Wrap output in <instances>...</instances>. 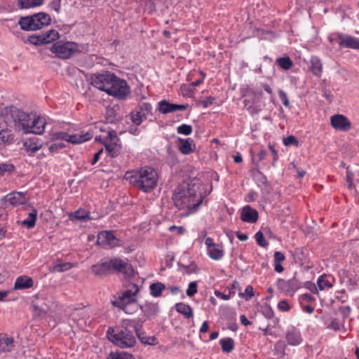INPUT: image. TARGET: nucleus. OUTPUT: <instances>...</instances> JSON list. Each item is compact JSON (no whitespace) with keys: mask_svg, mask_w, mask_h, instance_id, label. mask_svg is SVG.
I'll use <instances>...</instances> for the list:
<instances>
[{"mask_svg":"<svg viewBox=\"0 0 359 359\" xmlns=\"http://www.w3.org/2000/svg\"><path fill=\"white\" fill-rule=\"evenodd\" d=\"M203 188L201 184H182L175 190L172 199L179 209H187L195 212L203 203L205 196L203 195Z\"/></svg>","mask_w":359,"mask_h":359,"instance_id":"f257e3e1","label":"nucleus"},{"mask_svg":"<svg viewBox=\"0 0 359 359\" xmlns=\"http://www.w3.org/2000/svg\"><path fill=\"white\" fill-rule=\"evenodd\" d=\"M124 178L139 190L149 193L157 187L159 176L154 168L147 165L126 171Z\"/></svg>","mask_w":359,"mask_h":359,"instance_id":"f03ea898","label":"nucleus"},{"mask_svg":"<svg viewBox=\"0 0 359 359\" xmlns=\"http://www.w3.org/2000/svg\"><path fill=\"white\" fill-rule=\"evenodd\" d=\"M13 121L18 123L25 133L41 135L46 125L45 118L32 114H27L18 109L11 110Z\"/></svg>","mask_w":359,"mask_h":359,"instance_id":"7ed1b4c3","label":"nucleus"},{"mask_svg":"<svg viewBox=\"0 0 359 359\" xmlns=\"http://www.w3.org/2000/svg\"><path fill=\"white\" fill-rule=\"evenodd\" d=\"M95 276H106L112 271L128 273L133 271L132 266L119 257L103 258L91 266Z\"/></svg>","mask_w":359,"mask_h":359,"instance_id":"20e7f679","label":"nucleus"},{"mask_svg":"<svg viewBox=\"0 0 359 359\" xmlns=\"http://www.w3.org/2000/svg\"><path fill=\"white\" fill-rule=\"evenodd\" d=\"M106 127V125L102 123L95 126V129L106 133V135L96 136L95 140L103 142L108 155L115 158L121 154L122 146L115 132L107 130Z\"/></svg>","mask_w":359,"mask_h":359,"instance_id":"39448f33","label":"nucleus"},{"mask_svg":"<svg viewBox=\"0 0 359 359\" xmlns=\"http://www.w3.org/2000/svg\"><path fill=\"white\" fill-rule=\"evenodd\" d=\"M107 335L110 341L121 348L133 347L136 344L134 334L123 328L109 327Z\"/></svg>","mask_w":359,"mask_h":359,"instance_id":"423d86ee","label":"nucleus"},{"mask_svg":"<svg viewBox=\"0 0 359 359\" xmlns=\"http://www.w3.org/2000/svg\"><path fill=\"white\" fill-rule=\"evenodd\" d=\"M51 18L47 13L40 12L32 15L21 17L18 20L20 28L25 31H34L50 23Z\"/></svg>","mask_w":359,"mask_h":359,"instance_id":"0eeeda50","label":"nucleus"},{"mask_svg":"<svg viewBox=\"0 0 359 359\" xmlns=\"http://www.w3.org/2000/svg\"><path fill=\"white\" fill-rule=\"evenodd\" d=\"M50 50L60 59H68L78 52L79 48L76 43L59 41L52 44Z\"/></svg>","mask_w":359,"mask_h":359,"instance_id":"6e6552de","label":"nucleus"},{"mask_svg":"<svg viewBox=\"0 0 359 359\" xmlns=\"http://www.w3.org/2000/svg\"><path fill=\"white\" fill-rule=\"evenodd\" d=\"M93 136V134L90 131L86 133H81L80 134L69 135L66 132H57L51 134V140L53 141L57 140H65L67 142L77 144H82L88 140H90Z\"/></svg>","mask_w":359,"mask_h":359,"instance_id":"1a4fd4ad","label":"nucleus"},{"mask_svg":"<svg viewBox=\"0 0 359 359\" xmlns=\"http://www.w3.org/2000/svg\"><path fill=\"white\" fill-rule=\"evenodd\" d=\"M130 93V89L127 82L115 75L112 79L107 94L118 99L123 100Z\"/></svg>","mask_w":359,"mask_h":359,"instance_id":"9d476101","label":"nucleus"},{"mask_svg":"<svg viewBox=\"0 0 359 359\" xmlns=\"http://www.w3.org/2000/svg\"><path fill=\"white\" fill-rule=\"evenodd\" d=\"M115 74L106 71L100 74H94L91 76V84L97 89L108 93L112 79Z\"/></svg>","mask_w":359,"mask_h":359,"instance_id":"9b49d317","label":"nucleus"},{"mask_svg":"<svg viewBox=\"0 0 359 359\" xmlns=\"http://www.w3.org/2000/svg\"><path fill=\"white\" fill-rule=\"evenodd\" d=\"M139 289L137 285L131 283L128 286V289L124 291L122 296L114 302V304L118 307L122 308L123 311L129 314L126 311V306L135 301V296L138 292Z\"/></svg>","mask_w":359,"mask_h":359,"instance_id":"f8f14e48","label":"nucleus"},{"mask_svg":"<svg viewBox=\"0 0 359 359\" xmlns=\"http://www.w3.org/2000/svg\"><path fill=\"white\" fill-rule=\"evenodd\" d=\"M152 106L149 103H142L131 114V121L136 125L140 126L145 120L149 114H151Z\"/></svg>","mask_w":359,"mask_h":359,"instance_id":"ddd939ff","label":"nucleus"},{"mask_svg":"<svg viewBox=\"0 0 359 359\" xmlns=\"http://www.w3.org/2000/svg\"><path fill=\"white\" fill-rule=\"evenodd\" d=\"M208 256L214 260H219L224 256V248L221 244L215 243L210 237L205 239Z\"/></svg>","mask_w":359,"mask_h":359,"instance_id":"4468645a","label":"nucleus"},{"mask_svg":"<svg viewBox=\"0 0 359 359\" xmlns=\"http://www.w3.org/2000/svg\"><path fill=\"white\" fill-rule=\"evenodd\" d=\"M331 126L339 131H348L352 126L350 120L343 114H334L330 117Z\"/></svg>","mask_w":359,"mask_h":359,"instance_id":"2eb2a0df","label":"nucleus"},{"mask_svg":"<svg viewBox=\"0 0 359 359\" xmlns=\"http://www.w3.org/2000/svg\"><path fill=\"white\" fill-rule=\"evenodd\" d=\"M97 243L100 245L115 247L119 245V240L111 231H102L98 233Z\"/></svg>","mask_w":359,"mask_h":359,"instance_id":"dca6fc26","label":"nucleus"},{"mask_svg":"<svg viewBox=\"0 0 359 359\" xmlns=\"http://www.w3.org/2000/svg\"><path fill=\"white\" fill-rule=\"evenodd\" d=\"M339 45L342 48L359 50V39L350 36L339 34L338 36Z\"/></svg>","mask_w":359,"mask_h":359,"instance_id":"f3484780","label":"nucleus"},{"mask_svg":"<svg viewBox=\"0 0 359 359\" xmlns=\"http://www.w3.org/2000/svg\"><path fill=\"white\" fill-rule=\"evenodd\" d=\"M187 107L188 105L170 103L165 100L158 102V111L163 114L185 110Z\"/></svg>","mask_w":359,"mask_h":359,"instance_id":"a211bd4d","label":"nucleus"},{"mask_svg":"<svg viewBox=\"0 0 359 359\" xmlns=\"http://www.w3.org/2000/svg\"><path fill=\"white\" fill-rule=\"evenodd\" d=\"M143 321L141 320H128L125 319L122 321V324L119 328H123L127 331H130L133 334L136 333V335H139L142 330Z\"/></svg>","mask_w":359,"mask_h":359,"instance_id":"6ab92c4d","label":"nucleus"},{"mask_svg":"<svg viewBox=\"0 0 359 359\" xmlns=\"http://www.w3.org/2000/svg\"><path fill=\"white\" fill-rule=\"evenodd\" d=\"M323 320L325 326L328 329L334 331H339L341 328H344V318H333L332 316H323Z\"/></svg>","mask_w":359,"mask_h":359,"instance_id":"aec40b11","label":"nucleus"},{"mask_svg":"<svg viewBox=\"0 0 359 359\" xmlns=\"http://www.w3.org/2000/svg\"><path fill=\"white\" fill-rule=\"evenodd\" d=\"M6 200L13 206H18L25 204L27 202V198L24 192L13 191L6 195Z\"/></svg>","mask_w":359,"mask_h":359,"instance_id":"412c9836","label":"nucleus"},{"mask_svg":"<svg viewBox=\"0 0 359 359\" xmlns=\"http://www.w3.org/2000/svg\"><path fill=\"white\" fill-rule=\"evenodd\" d=\"M258 217V212L250 205L245 206L242 210L241 218L243 222L255 223L257 221Z\"/></svg>","mask_w":359,"mask_h":359,"instance_id":"4be33fe9","label":"nucleus"},{"mask_svg":"<svg viewBox=\"0 0 359 359\" xmlns=\"http://www.w3.org/2000/svg\"><path fill=\"white\" fill-rule=\"evenodd\" d=\"M285 339L287 344L291 346H298L303 340L300 332L294 327L287 331Z\"/></svg>","mask_w":359,"mask_h":359,"instance_id":"5701e85b","label":"nucleus"},{"mask_svg":"<svg viewBox=\"0 0 359 359\" xmlns=\"http://www.w3.org/2000/svg\"><path fill=\"white\" fill-rule=\"evenodd\" d=\"M335 283V278L331 275L323 274L317 280V285L319 290H329Z\"/></svg>","mask_w":359,"mask_h":359,"instance_id":"b1692460","label":"nucleus"},{"mask_svg":"<svg viewBox=\"0 0 359 359\" xmlns=\"http://www.w3.org/2000/svg\"><path fill=\"white\" fill-rule=\"evenodd\" d=\"M34 281L31 277L27 276H20L15 280L14 284L15 290H25L32 287Z\"/></svg>","mask_w":359,"mask_h":359,"instance_id":"393cba45","label":"nucleus"},{"mask_svg":"<svg viewBox=\"0 0 359 359\" xmlns=\"http://www.w3.org/2000/svg\"><path fill=\"white\" fill-rule=\"evenodd\" d=\"M13 338L6 334L0 333V352H10L14 345Z\"/></svg>","mask_w":359,"mask_h":359,"instance_id":"a878e982","label":"nucleus"},{"mask_svg":"<svg viewBox=\"0 0 359 359\" xmlns=\"http://www.w3.org/2000/svg\"><path fill=\"white\" fill-rule=\"evenodd\" d=\"M194 141L191 138L179 139L178 149L180 151L185 155L189 154L193 151Z\"/></svg>","mask_w":359,"mask_h":359,"instance_id":"bb28decb","label":"nucleus"},{"mask_svg":"<svg viewBox=\"0 0 359 359\" xmlns=\"http://www.w3.org/2000/svg\"><path fill=\"white\" fill-rule=\"evenodd\" d=\"M27 151L34 153L42 147V142L36 137L29 138L24 143Z\"/></svg>","mask_w":359,"mask_h":359,"instance_id":"cd10ccee","label":"nucleus"},{"mask_svg":"<svg viewBox=\"0 0 359 359\" xmlns=\"http://www.w3.org/2000/svg\"><path fill=\"white\" fill-rule=\"evenodd\" d=\"M69 218L71 221H88L90 219V212L81 208L70 212Z\"/></svg>","mask_w":359,"mask_h":359,"instance_id":"c85d7f7f","label":"nucleus"},{"mask_svg":"<svg viewBox=\"0 0 359 359\" xmlns=\"http://www.w3.org/2000/svg\"><path fill=\"white\" fill-rule=\"evenodd\" d=\"M311 67L310 69L312 73L320 77L323 72V65L321 60L318 57H312L311 58Z\"/></svg>","mask_w":359,"mask_h":359,"instance_id":"c756f323","label":"nucleus"},{"mask_svg":"<svg viewBox=\"0 0 359 359\" xmlns=\"http://www.w3.org/2000/svg\"><path fill=\"white\" fill-rule=\"evenodd\" d=\"M273 257L274 270L277 273H282L284 271V268L282 266L281 263L285 259L284 254L281 252L276 251L274 253Z\"/></svg>","mask_w":359,"mask_h":359,"instance_id":"7c9ffc66","label":"nucleus"},{"mask_svg":"<svg viewBox=\"0 0 359 359\" xmlns=\"http://www.w3.org/2000/svg\"><path fill=\"white\" fill-rule=\"evenodd\" d=\"M219 344L222 351L226 353L231 352L235 348L234 340L231 337L222 338Z\"/></svg>","mask_w":359,"mask_h":359,"instance_id":"2f4dec72","label":"nucleus"},{"mask_svg":"<svg viewBox=\"0 0 359 359\" xmlns=\"http://www.w3.org/2000/svg\"><path fill=\"white\" fill-rule=\"evenodd\" d=\"M21 9L35 8L43 4L44 0H18Z\"/></svg>","mask_w":359,"mask_h":359,"instance_id":"473e14b6","label":"nucleus"},{"mask_svg":"<svg viewBox=\"0 0 359 359\" xmlns=\"http://www.w3.org/2000/svg\"><path fill=\"white\" fill-rule=\"evenodd\" d=\"M41 43L43 44L50 43L52 41H56L59 39V33L55 29H51L44 34L41 35Z\"/></svg>","mask_w":359,"mask_h":359,"instance_id":"72a5a7b5","label":"nucleus"},{"mask_svg":"<svg viewBox=\"0 0 359 359\" xmlns=\"http://www.w3.org/2000/svg\"><path fill=\"white\" fill-rule=\"evenodd\" d=\"M36 217L37 211L33 209L32 211L28 214L27 217L22 222V224L25 226L27 229H32L36 224Z\"/></svg>","mask_w":359,"mask_h":359,"instance_id":"f704fd0d","label":"nucleus"},{"mask_svg":"<svg viewBox=\"0 0 359 359\" xmlns=\"http://www.w3.org/2000/svg\"><path fill=\"white\" fill-rule=\"evenodd\" d=\"M222 320L226 323V328L233 332H236L238 330V324L236 323V319L233 316H224L222 318Z\"/></svg>","mask_w":359,"mask_h":359,"instance_id":"c9c22d12","label":"nucleus"},{"mask_svg":"<svg viewBox=\"0 0 359 359\" xmlns=\"http://www.w3.org/2000/svg\"><path fill=\"white\" fill-rule=\"evenodd\" d=\"M74 266L75 265L71 262L60 263L55 264L50 271L51 272H64L74 268Z\"/></svg>","mask_w":359,"mask_h":359,"instance_id":"e433bc0d","label":"nucleus"},{"mask_svg":"<svg viewBox=\"0 0 359 359\" xmlns=\"http://www.w3.org/2000/svg\"><path fill=\"white\" fill-rule=\"evenodd\" d=\"M165 287V285L160 282L152 283L149 286L150 294L155 297H160Z\"/></svg>","mask_w":359,"mask_h":359,"instance_id":"4c0bfd02","label":"nucleus"},{"mask_svg":"<svg viewBox=\"0 0 359 359\" xmlns=\"http://www.w3.org/2000/svg\"><path fill=\"white\" fill-rule=\"evenodd\" d=\"M276 63L284 70H288L293 66V62L288 56L278 58Z\"/></svg>","mask_w":359,"mask_h":359,"instance_id":"58836bf2","label":"nucleus"},{"mask_svg":"<svg viewBox=\"0 0 359 359\" xmlns=\"http://www.w3.org/2000/svg\"><path fill=\"white\" fill-rule=\"evenodd\" d=\"M140 341L144 344L147 345H155L158 343V339L156 337H146L144 336V332L142 330L141 333L137 336Z\"/></svg>","mask_w":359,"mask_h":359,"instance_id":"ea45409f","label":"nucleus"},{"mask_svg":"<svg viewBox=\"0 0 359 359\" xmlns=\"http://www.w3.org/2000/svg\"><path fill=\"white\" fill-rule=\"evenodd\" d=\"M243 104L245 108L252 116L255 114H257L261 111V109L259 106L250 104V100L248 98L244 99Z\"/></svg>","mask_w":359,"mask_h":359,"instance_id":"a19ab883","label":"nucleus"},{"mask_svg":"<svg viewBox=\"0 0 359 359\" xmlns=\"http://www.w3.org/2000/svg\"><path fill=\"white\" fill-rule=\"evenodd\" d=\"M132 355L126 352H111L107 359H131Z\"/></svg>","mask_w":359,"mask_h":359,"instance_id":"79ce46f5","label":"nucleus"},{"mask_svg":"<svg viewBox=\"0 0 359 359\" xmlns=\"http://www.w3.org/2000/svg\"><path fill=\"white\" fill-rule=\"evenodd\" d=\"M12 140L11 131L8 129L0 130V144H5Z\"/></svg>","mask_w":359,"mask_h":359,"instance_id":"37998d69","label":"nucleus"},{"mask_svg":"<svg viewBox=\"0 0 359 359\" xmlns=\"http://www.w3.org/2000/svg\"><path fill=\"white\" fill-rule=\"evenodd\" d=\"M15 170V167L11 163H1L0 164V176H4L7 174H11Z\"/></svg>","mask_w":359,"mask_h":359,"instance_id":"c03bdc74","label":"nucleus"},{"mask_svg":"<svg viewBox=\"0 0 359 359\" xmlns=\"http://www.w3.org/2000/svg\"><path fill=\"white\" fill-rule=\"evenodd\" d=\"M176 311L180 314H192V309L189 305L178 303L175 305Z\"/></svg>","mask_w":359,"mask_h":359,"instance_id":"a18cd8bd","label":"nucleus"},{"mask_svg":"<svg viewBox=\"0 0 359 359\" xmlns=\"http://www.w3.org/2000/svg\"><path fill=\"white\" fill-rule=\"evenodd\" d=\"M235 294H236L235 291H231L230 290H226L224 291V292H221L219 291L215 292V294L216 295V297H217L220 299H224V300L229 299L230 298L233 297L235 295Z\"/></svg>","mask_w":359,"mask_h":359,"instance_id":"49530a36","label":"nucleus"},{"mask_svg":"<svg viewBox=\"0 0 359 359\" xmlns=\"http://www.w3.org/2000/svg\"><path fill=\"white\" fill-rule=\"evenodd\" d=\"M266 155V150L262 149L257 154L252 156V162L256 167L259 166V163L265 158Z\"/></svg>","mask_w":359,"mask_h":359,"instance_id":"de8ad7c7","label":"nucleus"},{"mask_svg":"<svg viewBox=\"0 0 359 359\" xmlns=\"http://www.w3.org/2000/svg\"><path fill=\"white\" fill-rule=\"evenodd\" d=\"M255 238L258 243V245L261 247L265 248L268 245V242L264 238L263 233L260 231H257L255 235Z\"/></svg>","mask_w":359,"mask_h":359,"instance_id":"09e8293b","label":"nucleus"},{"mask_svg":"<svg viewBox=\"0 0 359 359\" xmlns=\"http://www.w3.org/2000/svg\"><path fill=\"white\" fill-rule=\"evenodd\" d=\"M239 295L245 300H250L254 296V289L251 285H248L243 293H239Z\"/></svg>","mask_w":359,"mask_h":359,"instance_id":"8fccbe9b","label":"nucleus"},{"mask_svg":"<svg viewBox=\"0 0 359 359\" xmlns=\"http://www.w3.org/2000/svg\"><path fill=\"white\" fill-rule=\"evenodd\" d=\"M198 291V284L196 281L191 282L186 290L188 297H193Z\"/></svg>","mask_w":359,"mask_h":359,"instance_id":"3c124183","label":"nucleus"},{"mask_svg":"<svg viewBox=\"0 0 359 359\" xmlns=\"http://www.w3.org/2000/svg\"><path fill=\"white\" fill-rule=\"evenodd\" d=\"M293 258L296 263L302 264V260L304 257V253L302 248H297L292 254Z\"/></svg>","mask_w":359,"mask_h":359,"instance_id":"603ef678","label":"nucleus"},{"mask_svg":"<svg viewBox=\"0 0 359 359\" xmlns=\"http://www.w3.org/2000/svg\"><path fill=\"white\" fill-rule=\"evenodd\" d=\"M177 133L189 135L192 133V127L190 125L182 124L177 128Z\"/></svg>","mask_w":359,"mask_h":359,"instance_id":"864d4df0","label":"nucleus"},{"mask_svg":"<svg viewBox=\"0 0 359 359\" xmlns=\"http://www.w3.org/2000/svg\"><path fill=\"white\" fill-rule=\"evenodd\" d=\"M278 96L280 100L282 101L283 105L285 107H290V104L289 102V100L287 98V95L285 92H284L283 90H279L278 91Z\"/></svg>","mask_w":359,"mask_h":359,"instance_id":"5fc2aeb1","label":"nucleus"},{"mask_svg":"<svg viewBox=\"0 0 359 359\" xmlns=\"http://www.w3.org/2000/svg\"><path fill=\"white\" fill-rule=\"evenodd\" d=\"M278 308L280 312H287L290 311V306L287 301L282 300L278 302Z\"/></svg>","mask_w":359,"mask_h":359,"instance_id":"6e6d98bb","label":"nucleus"},{"mask_svg":"<svg viewBox=\"0 0 359 359\" xmlns=\"http://www.w3.org/2000/svg\"><path fill=\"white\" fill-rule=\"evenodd\" d=\"M215 100H216L215 97L209 96V97H207L205 100H201L200 102V104L204 108H207V107H210V105H212L215 102Z\"/></svg>","mask_w":359,"mask_h":359,"instance_id":"4d7b16f0","label":"nucleus"},{"mask_svg":"<svg viewBox=\"0 0 359 359\" xmlns=\"http://www.w3.org/2000/svg\"><path fill=\"white\" fill-rule=\"evenodd\" d=\"M65 147V144L62 142H59V143H53L50 145L49 147V151L51 152V153H54V152H56L59 149H62Z\"/></svg>","mask_w":359,"mask_h":359,"instance_id":"13d9d810","label":"nucleus"},{"mask_svg":"<svg viewBox=\"0 0 359 359\" xmlns=\"http://www.w3.org/2000/svg\"><path fill=\"white\" fill-rule=\"evenodd\" d=\"M283 144L285 146H289L292 144L297 145L298 141L297 140L294 136L290 135L283 140Z\"/></svg>","mask_w":359,"mask_h":359,"instance_id":"bf43d9fd","label":"nucleus"},{"mask_svg":"<svg viewBox=\"0 0 359 359\" xmlns=\"http://www.w3.org/2000/svg\"><path fill=\"white\" fill-rule=\"evenodd\" d=\"M169 231L170 232H174L176 231L177 234L182 235L185 232V229L183 226H177L173 225L169 227Z\"/></svg>","mask_w":359,"mask_h":359,"instance_id":"052dcab7","label":"nucleus"},{"mask_svg":"<svg viewBox=\"0 0 359 359\" xmlns=\"http://www.w3.org/2000/svg\"><path fill=\"white\" fill-rule=\"evenodd\" d=\"M29 41L30 43H32L33 44H35V45L42 44L41 43V41H42L41 39V35H39V36H36V35L30 36L29 37Z\"/></svg>","mask_w":359,"mask_h":359,"instance_id":"680f3d73","label":"nucleus"},{"mask_svg":"<svg viewBox=\"0 0 359 359\" xmlns=\"http://www.w3.org/2000/svg\"><path fill=\"white\" fill-rule=\"evenodd\" d=\"M50 7L55 11L57 13L60 11V0H53L50 3Z\"/></svg>","mask_w":359,"mask_h":359,"instance_id":"e2e57ef3","label":"nucleus"},{"mask_svg":"<svg viewBox=\"0 0 359 359\" xmlns=\"http://www.w3.org/2000/svg\"><path fill=\"white\" fill-rule=\"evenodd\" d=\"M145 6L149 10V13L156 11L155 4L152 0H146Z\"/></svg>","mask_w":359,"mask_h":359,"instance_id":"0e129e2a","label":"nucleus"},{"mask_svg":"<svg viewBox=\"0 0 359 359\" xmlns=\"http://www.w3.org/2000/svg\"><path fill=\"white\" fill-rule=\"evenodd\" d=\"M200 74H201V79H198V80H196V81H193V82L191 83V85L192 86H200L201 83H203V80H204V79H205V73H203V72H200Z\"/></svg>","mask_w":359,"mask_h":359,"instance_id":"69168bd1","label":"nucleus"},{"mask_svg":"<svg viewBox=\"0 0 359 359\" xmlns=\"http://www.w3.org/2000/svg\"><path fill=\"white\" fill-rule=\"evenodd\" d=\"M307 287L313 294H317L319 290L318 285L312 283H309Z\"/></svg>","mask_w":359,"mask_h":359,"instance_id":"338daca9","label":"nucleus"},{"mask_svg":"<svg viewBox=\"0 0 359 359\" xmlns=\"http://www.w3.org/2000/svg\"><path fill=\"white\" fill-rule=\"evenodd\" d=\"M353 174L351 171H349V170H347L346 171V180H347V182H348L349 185V188H351V184L353 183Z\"/></svg>","mask_w":359,"mask_h":359,"instance_id":"774afa93","label":"nucleus"}]
</instances>
